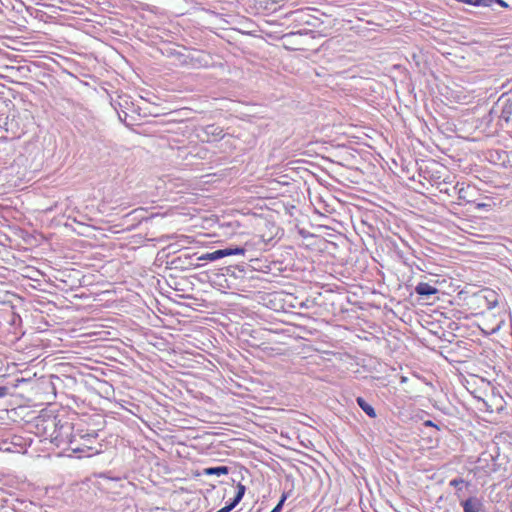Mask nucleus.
Listing matches in <instances>:
<instances>
[{
  "mask_svg": "<svg viewBox=\"0 0 512 512\" xmlns=\"http://www.w3.org/2000/svg\"><path fill=\"white\" fill-rule=\"evenodd\" d=\"M237 492L232 502L224 506L223 508L219 509L217 512H230L232 509H234L237 504L242 500L246 487L242 483H238L236 486Z\"/></svg>",
  "mask_w": 512,
  "mask_h": 512,
  "instance_id": "3",
  "label": "nucleus"
},
{
  "mask_svg": "<svg viewBox=\"0 0 512 512\" xmlns=\"http://www.w3.org/2000/svg\"><path fill=\"white\" fill-rule=\"evenodd\" d=\"M415 291L417 294L422 295V296H427V297L434 295L438 292L436 287H434L428 283H425V282H420L415 287Z\"/></svg>",
  "mask_w": 512,
  "mask_h": 512,
  "instance_id": "4",
  "label": "nucleus"
},
{
  "mask_svg": "<svg viewBox=\"0 0 512 512\" xmlns=\"http://www.w3.org/2000/svg\"><path fill=\"white\" fill-rule=\"evenodd\" d=\"M480 508V502L474 498H470L463 503L464 512H479Z\"/></svg>",
  "mask_w": 512,
  "mask_h": 512,
  "instance_id": "5",
  "label": "nucleus"
},
{
  "mask_svg": "<svg viewBox=\"0 0 512 512\" xmlns=\"http://www.w3.org/2000/svg\"><path fill=\"white\" fill-rule=\"evenodd\" d=\"M286 500V495L283 494L279 503L273 508V510L271 512H281V509H282V506H283V503L285 502Z\"/></svg>",
  "mask_w": 512,
  "mask_h": 512,
  "instance_id": "9",
  "label": "nucleus"
},
{
  "mask_svg": "<svg viewBox=\"0 0 512 512\" xmlns=\"http://www.w3.org/2000/svg\"><path fill=\"white\" fill-rule=\"evenodd\" d=\"M245 249L241 247L220 249L213 252L205 253L198 257L199 261H215L220 258L232 255H244Z\"/></svg>",
  "mask_w": 512,
  "mask_h": 512,
  "instance_id": "2",
  "label": "nucleus"
},
{
  "mask_svg": "<svg viewBox=\"0 0 512 512\" xmlns=\"http://www.w3.org/2000/svg\"><path fill=\"white\" fill-rule=\"evenodd\" d=\"M464 484V480L463 479H453L450 481V485L451 486H454V487H459L461 485Z\"/></svg>",
  "mask_w": 512,
  "mask_h": 512,
  "instance_id": "11",
  "label": "nucleus"
},
{
  "mask_svg": "<svg viewBox=\"0 0 512 512\" xmlns=\"http://www.w3.org/2000/svg\"><path fill=\"white\" fill-rule=\"evenodd\" d=\"M463 3L475 5V6H489L491 3V0H460Z\"/></svg>",
  "mask_w": 512,
  "mask_h": 512,
  "instance_id": "8",
  "label": "nucleus"
},
{
  "mask_svg": "<svg viewBox=\"0 0 512 512\" xmlns=\"http://www.w3.org/2000/svg\"><path fill=\"white\" fill-rule=\"evenodd\" d=\"M8 394V388L6 386H0V398L5 397Z\"/></svg>",
  "mask_w": 512,
  "mask_h": 512,
  "instance_id": "12",
  "label": "nucleus"
},
{
  "mask_svg": "<svg viewBox=\"0 0 512 512\" xmlns=\"http://www.w3.org/2000/svg\"><path fill=\"white\" fill-rule=\"evenodd\" d=\"M229 469L227 466H218V467H209L204 469L205 475H226L228 474Z\"/></svg>",
  "mask_w": 512,
  "mask_h": 512,
  "instance_id": "6",
  "label": "nucleus"
},
{
  "mask_svg": "<svg viewBox=\"0 0 512 512\" xmlns=\"http://www.w3.org/2000/svg\"><path fill=\"white\" fill-rule=\"evenodd\" d=\"M498 3H499L500 5H502V6H504V7H506V6H507V4H506L504 1H502V0H498Z\"/></svg>",
  "mask_w": 512,
  "mask_h": 512,
  "instance_id": "13",
  "label": "nucleus"
},
{
  "mask_svg": "<svg viewBox=\"0 0 512 512\" xmlns=\"http://www.w3.org/2000/svg\"><path fill=\"white\" fill-rule=\"evenodd\" d=\"M484 297L486 299H489V297L493 298V300L489 304V308H493L497 305V299H496V295L494 294V292H488V295H485Z\"/></svg>",
  "mask_w": 512,
  "mask_h": 512,
  "instance_id": "10",
  "label": "nucleus"
},
{
  "mask_svg": "<svg viewBox=\"0 0 512 512\" xmlns=\"http://www.w3.org/2000/svg\"><path fill=\"white\" fill-rule=\"evenodd\" d=\"M357 403L368 416L372 418L376 417V412L374 408L370 404H368L363 398H357Z\"/></svg>",
  "mask_w": 512,
  "mask_h": 512,
  "instance_id": "7",
  "label": "nucleus"
},
{
  "mask_svg": "<svg viewBox=\"0 0 512 512\" xmlns=\"http://www.w3.org/2000/svg\"><path fill=\"white\" fill-rule=\"evenodd\" d=\"M97 434H73L69 441L68 450L76 455L77 458L91 457L98 454L100 450L97 448Z\"/></svg>",
  "mask_w": 512,
  "mask_h": 512,
  "instance_id": "1",
  "label": "nucleus"
}]
</instances>
